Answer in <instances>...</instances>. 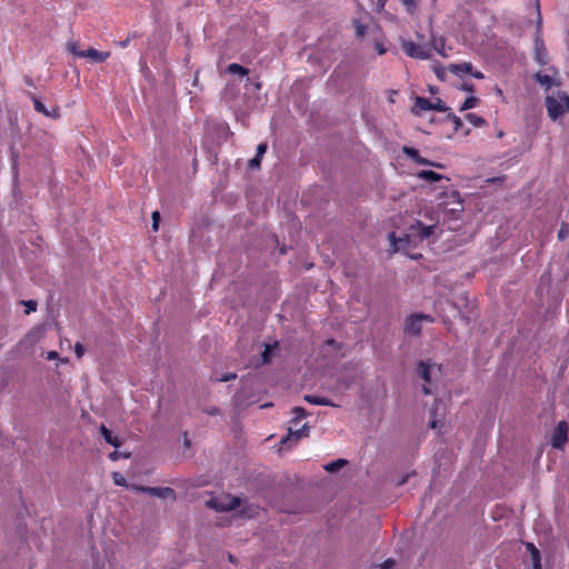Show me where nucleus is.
I'll return each instance as SVG.
<instances>
[{
    "mask_svg": "<svg viewBox=\"0 0 569 569\" xmlns=\"http://www.w3.org/2000/svg\"><path fill=\"white\" fill-rule=\"evenodd\" d=\"M422 321L432 322L433 318L425 313L411 315L405 321V331L413 336L419 335L422 329Z\"/></svg>",
    "mask_w": 569,
    "mask_h": 569,
    "instance_id": "nucleus-1",
    "label": "nucleus"
},
{
    "mask_svg": "<svg viewBox=\"0 0 569 569\" xmlns=\"http://www.w3.org/2000/svg\"><path fill=\"white\" fill-rule=\"evenodd\" d=\"M69 50L79 58H89L97 63H102L110 57L109 51H98L94 48H89L87 50H77L74 43H71L69 46Z\"/></svg>",
    "mask_w": 569,
    "mask_h": 569,
    "instance_id": "nucleus-2",
    "label": "nucleus"
},
{
    "mask_svg": "<svg viewBox=\"0 0 569 569\" xmlns=\"http://www.w3.org/2000/svg\"><path fill=\"white\" fill-rule=\"evenodd\" d=\"M401 48L405 53L415 59L425 60L430 57L429 50L411 40H402Z\"/></svg>",
    "mask_w": 569,
    "mask_h": 569,
    "instance_id": "nucleus-3",
    "label": "nucleus"
},
{
    "mask_svg": "<svg viewBox=\"0 0 569 569\" xmlns=\"http://www.w3.org/2000/svg\"><path fill=\"white\" fill-rule=\"evenodd\" d=\"M540 26H541V17H538V32L535 37V60L540 66H546L548 63V51L545 46V42L540 34Z\"/></svg>",
    "mask_w": 569,
    "mask_h": 569,
    "instance_id": "nucleus-4",
    "label": "nucleus"
},
{
    "mask_svg": "<svg viewBox=\"0 0 569 569\" xmlns=\"http://www.w3.org/2000/svg\"><path fill=\"white\" fill-rule=\"evenodd\" d=\"M134 490L148 493L153 497H159L162 499H171L176 500V491L170 487H144V486H137L133 487Z\"/></svg>",
    "mask_w": 569,
    "mask_h": 569,
    "instance_id": "nucleus-5",
    "label": "nucleus"
},
{
    "mask_svg": "<svg viewBox=\"0 0 569 569\" xmlns=\"http://www.w3.org/2000/svg\"><path fill=\"white\" fill-rule=\"evenodd\" d=\"M448 71L456 76L471 74L476 79H483L485 74L481 71H473V67L471 62H461V63H451L448 67Z\"/></svg>",
    "mask_w": 569,
    "mask_h": 569,
    "instance_id": "nucleus-6",
    "label": "nucleus"
},
{
    "mask_svg": "<svg viewBox=\"0 0 569 569\" xmlns=\"http://www.w3.org/2000/svg\"><path fill=\"white\" fill-rule=\"evenodd\" d=\"M546 109L550 119L553 121L559 119L566 111L565 103L561 100L556 99L555 97L548 96L546 98Z\"/></svg>",
    "mask_w": 569,
    "mask_h": 569,
    "instance_id": "nucleus-7",
    "label": "nucleus"
},
{
    "mask_svg": "<svg viewBox=\"0 0 569 569\" xmlns=\"http://www.w3.org/2000/svg\"><path fill=\"white\" fill-rule=\"evenodd\" d=\"M568 440V425L566 421H560L553 430L551 445L556 449H562Z\"/></svg>",
    "mask_w": 569,
    "mask_h": 569,
    "instance_id": "nucleus-8",
    "label": "nucleus"
},
{
    "mask_svg": "<svg viewBox=\"0 0 569 569\" xmlns=\"http://www.w3.org/2000/svg\"><path fill=\"white\" fill-rule=\"evenodd\" d=\"M432 367H433V365L430 361H425V360L419 361L418 366H417L418 375L426 382V385L422 386V392L425 395H430L431 393V389L427 385H429L431 382V370H432Z\"/></svg>",
    "mask_w": 569,
    "mask_h": 569,
    "instance_id": "nucleus-9",
    "label": "nucleus"
},
{
    "mask_svg": "<svg viewBox=\"0 0 569 569\" xmlns=\"http://www.w3.org/2000/svg\"><path fill=\"white\" fill-rule=\"evenodd\" d=\"M445 111L446 107H435L428 98L418 97L412 107V112L419 114L421 111Z\"/></svg>",
    "mask_w": 569,
    "mask_h": 569,
    "instance_id": "nucleus-10",
    "label": "nucleus"
},
{
    "mask_svg": "<svg viewBox=\"0 0 569 569\" xmlns=\"http://www.w3.org/2000/svg\"><path fill=\"white\" fill-rule=\"evenodd\" d=\"M306 436H308L306 425H303L301 428H297V429H293V427L291 426V427H289L288 435L281 439V445L284 446L292 440L295 442H297L298 440H300L301 438H303Z\"/></svg>",
    "mask_w": 569,
    "mask_h": 569,
    "instance_id": "nucleus-11",
    "label": "nucleus"
},
{
    "mask_svg": "<svg viewBox=\"0 0 569 569\" xmlns=\"http://www.w3.org/2000/svg\"><path fill=\"white\" fill-rule=\"evenodd\" d=\"M32 100H33V107H34L36 111L43 113L44 116L50 117V118L59 117L58 108H53L51 111H49L46 108V106L37 97H32Z\"/></svg>",
    "mask_w": 569,
    "mask_h": 569,
    "instance_id": "nucleus-12",
    "label": "nucleus"
},
{
    "mask_svg": "<svg viewBox=\"0 0 569 569\" xmlns=\"http://www.w3.org/2000/svg\"><path fill=\"white\" fill-rule=\"evenodd\" d=\"M305 400L311 405L335 407L333 402L330 399L325 398V397L307 395V396H305Z\"/></svg>",
    "mask_w": 569,
    "mask_h": 569,
    "instance_id": "nucleus-13",
    "label": "nucleus"
},
{
    "mask_svg": "<svg viewBox=\"0 0 569 569\" xmlns=\"http://www.w3.org/2000/svg\"><path fill=\"white\" fill-rule=\"evenodd\" d=\"M417 177L419 179H422V180H426V181H429V182H436V181H440L441 179H443V177L432 170H421L417 173Z\"/></svg>",
    "mask_w": 569,
    "mask_h": 569,
    "instance_id": "nucleus-14",
    "label": "nucleus"
},
{
    "mask_svg": "<svg viewBox=\"0 0 569 569\" xmlns=\"http://www.w3.org/2000/svg\"><path fill=\"white\" fill-rule=\"evenodd\" d=\"M533 79L539 84L546 87L547 89L551 88L555 84L553 78L549 74H543L541 72H536L533 74Z\"/></svg>",
    "mask_w": 569,
    "mask_h": 569,
    "instance_id": "nucleus-15",
    "label": "nucleus"
},
{
    "mask_svg": "<svg viewBox=\"0 0 569 569\" xmlns=\"http://www.w3.org/2000/svg\"><path fill=\"white\" fill-rule=\"evenodd\" d=\"M100 431L106 440V442L112 445L113 447H120V441L118 437L113 436L111 430H109L104 425L100 427Z\"/></svg>",
    "mask_w": 569,
    "mask_h": 569,
    "instance_id": "nucleus-16",
    "label": "nucleus"
},
{
    "mask_svg": "<svg viewBox=\"0 0 569 569\" xmlns=\"http://www.w3.org/2000/svg\"><path fill=\"white\" fill-rule=\"evenodd\" d=\"M348 463L346 459H337L335 461H331L330 463L325 466V470L328 472H336L340 468L345 467Z\"/></svg>",
    "mask_w": 569,
    "mask_h": 569,
    "instance_id": "nucleus-17",
    "label": "nucleus"
},
{
    "mask_svg": "<svg viewBox=\"0 0 569 569\" xmlns=\"http://www.w3.org/2000/svg\"><path fill=\"white\" fill-rule=\"evenodd\" d=\"M228 72L232 74L247 76L249 70L238 63H230L227 68Z\"/></svg>",
    "mask_w": 569,
    "mask_h": 569,
    "instance_id": "nucleus-18",
    "label": "nucleus"
},
{
    "mask_svg": "<svg viewBox=\"0 0 569 569\" xmlns=\"http://www.w3.org/2000/svg\"><path fill=\"white\" fill-rule=\"evenodd\" d=\"M466 119L475 127H482L486 124V120L482 117L472 112L467 113Z\"/></svg>",
    "mask_w": 569,
    "mask_h": 569,
    "instance_id": "nucleus-19",
    "label": "nucleus"
},
{
    "mask_svg": "<svg viewBox=\"0 0 569 569\" xmlns=\"http://www.w3.org/2000/svg\"><path fill=\"white\" fill-rule=\"evenodd\" d=\"M291 425H297L301 419L306 417V410L302 407H295L292 409Z\"/></svg>",
    "mask_w": 569,
    "mask_h": 569,
    "instance_id": "nucleus-20",
    "label": "nucleus"
},
{
    "mask_svg": "<svg viewBox=\"0 0 569 569\" xmlns=\"http://www.w3.org/2000/svg\"><path fill=\"white\" fill-rule=\"evenodd\" d=\"M478 102H479V99L477 97H473V96L468 97L463 101V103L461 104L459 110L460 111H466V110L472 109V108L477 107Z\"/></svg>",
    "mask_w": 569,
    "mask_h": 569,
    "instance_id": "nucleus-21",
    "label": "nucleus"
},
{
    "mask_svg": "<svg viewBox=\"0 0 569 569\" xmlns=\"http://www.w3.org/2000/svg\"><path fill=\"white\" fill-rule=\"evenodd\" d=\"M402 151L415 162H416L418 156L420 154L419 151L412 147H403Z\"/></svg>",
    "mask_w": 569,
    "mask_h": 569,
    "instance_id": "nucleus-22",
    "label": "nucleus"
},
{
    "mask_svg": "<svg viewBox=\"0 0 569 569\" xmlns=\"http://www.w3.org/2000/svg\"><path fill=\"white\" fill-rule=\"evenodd\" d=\"M416 163L422 164V166H431V167H436V168H443L442 164L432 162V161L421 157L420 154L418 156Z\"/></svg>",
    "mask_w": 569,
    "mask_h": 569,
    "instance_id": "nucleus-23",
    "label": "nucleus"
},
{
    "mask_svg": "<svg viewBox=\"0 0 569 569\" xmlns=\"http://www.w3.org/2000/svg\"><path fill=\"white\" fill-rule=\"evenodd\" d=\"M272 348L273 347L271 345H266L264 350L261 353L262 362L263 363H269L270 362Z\"/></svg>",
    "mask_w": 569,
    "mask_h": 569,
    "instance_id": "nucleus-24",
    "label": "nucleus"
},
{
    "mask_svg": "<svg viewBox=\"0 0 569 569\" xmlns=\"http://www.w3.org/2000/svg\"><path fill=\"white\" fill-rule=\"evenodd\" d=\"M353 24H355V28H356L357 37L362 38L366 34L367 27L363 23H361L359 20H356L353 22Z\"/></svg>",
    "mask_w": 569,
    "mask_h": 569,
    "instance_id": "nucleus-25",
    "label": "nucleus"
},
{
    "mask_svg": "<svg viewBox=\"0 0 569 569\" xmlns=\"http://www.w3.org/2000/svg\"><path fill=\"white\" fill-rule=\"evenodd\" d=\"M419 228L421 229V237L428 238L433 233L435 226H423L422 223H419Z\"/></svg>",
    "mask_w": 569,
    "mask_h": 569,
    "instance_id": "nucleus-26",
    "label": "nucleus"
},
{
    "mask_svg": "<svg viewBox=\"0 0 569 569\" xmlns=\"http://www.w3.org/2000/svg\"><path fill=\"white\" fill-rule=\"evenodd\" d=\"M112 479H113L114 485H117V486H121V487L127 486V480L120 472H113Z\"/></svg>",
    "mask_w": 569,
    "mask_h": 569,
    "instance_id": "nucleus-27",
    "label": "nucleus"
},
{
    "mask_svg": "<svg viewBox=\"0 0 569 569\" xmlns=\"http://www.w3.org/2000/svg\"><path fill=\"white\" fill-rule=\"evenodd\" d=\"M239 505H240L239 498H232L231 503H229L228 506H221V507L216 506V508L218 510H232V509L238 508Z\"/></svg>",
    "mask_w": 569,
    "mask_h": 569,
    "instance_id": "nucleus-28",
    "label": "nucleus"
},
{
    "mask_svg": "<svg viewBox=\"0 0 569 569\" xmlns=\"http://www.w3.org/2000/svg\"><path fill=\"white\" fill-rule=\"evenodd\" d=\"M401 2L406 6L407 11L409 13H413V11L417 9V1L416 0H401Z\"/></svg>",
    "mask_w": 569,
    "mask_h": 569,
    "instance_id": "nucleus-29",
    "label": "nucleus"
},
{
    "mask_svg": "<svg viewBox=\"0 0 569 569\" xmlns=\"http://www.w3.org/2000/svg\"><path fill=\"white\" fill-rule=\"evenodd\" d=\"M22 303L27 307L26 313L29 315L37 309V302L34 300L22 301Z\"/></svg>",
    "mask_w": 569,
    "mask_h": 569,
    "instance_id": "nucleus-30",
    "label": "nucleus"
},
{
    "mask_svg": "<svg viewBox=\"0 0 569 569\" xmlns=\"http://www.w3.org/2000/svg\"><path fill=\"white\" fill-rule=\"evenodd\" d=\"M447 70H448V68L436 67L435 68V73H436L438 79L445 80Z\"/></svg>",
    "mask_w": 569,
    "mask_h": 569,
    "instance_id": "nucleus-31",
    "label": "nucleus"
},
{
    "mask_svg": "<svg viewBox=\"0 0 569 569\" xmlns=\"http://www.w3.org/2000/svg\"><path fill=\"white\" fill-rule=\"evenodd\" d=\"M159 221H160V213L158 211L152 212V229L154 231L159 228Z\"/></svg>",
    "mask_w": 569,
    "mask_h": 569,
    "instance_id": "nucleus-32",
    "label": "nucleus"
},
{
    "mask_svg": "<svg viewBox=\"0 0 569 569\" xmlns=\"http://www.w3.org/2000/svg\"><path fill=\"white\" fill-rule=\"evenodd\" d=\"M390 240L392 242V246L395 247V250L399 249L398 242L405 241V239H402V238L397 239L395 232L390 233ZM407 240H408V237H406V241Z\"/></svg>",
    "mask_w": 569,
    "mask_h": 569,
    "instance_id": "nucleus-33",
    "label": "nucleus"
},
{
    "mask_svg": "<svg viewBox=\"0 0 569 569\" xmlns=\"http://www.w3.org/2000/svg\"><path fill=\"white\" fill-rule=\"evenodd\" d=\"M261 162V157L254 156L251 160H249V167L251 169L259 168Z\"/></svg>",
    "mask_w": 569,
    "mask_h": 569,
    "instance_id": "nucleus-34",
    "label": "nucleus"
},
{
    "mask_svg": "<svg viewBox=\"0 0 569 569\" xmlns=\"http://www.w3.org/2000/svg\"><path fill=\"white\" fill-rule=\"evenodd\" d=\"M74 352L78 358H81L84 353V347L80 342H77L74 346Z\"/></svg>",
    "mask_w": 569,
    "mask_h": 569,
    "instance_id": "nucleus-35",
    "label": "nucleus"
},
{
    "mask_svg": "<svg viewBox=\"0 0 569 569\" xmlns=\"http://www.w3.org/2000/svg\"><path fill=\"white\" fill-rule=\"evenodd\" d=\"M266 151H267V143H259L257 147L256 156L262 158V156L266 153Z\"/></svg>",
    "mask_w": 569,
    "mask_h": 569,
    "instance_id": "nucleus-36",
    "label": "nucleus"
},
{
    "mask_svg": "<svg viewBox=\"0 0 569 569\" xmlns=\"http://www.w3.org/2000/svg\"><path fill=\"white\" fill-rule=\"evenodd\" d=\"M237 378V375L236 373H227V375H222L218 381H231V380H234Z\"/></svg>",
    "mask_w": 569,
    "mask_h": 569,
    "instance_id": "nucleus-37",
    "label": "nucleus"
},
{
    "mask_svg": "<svg viewBox=\"0 0 569 569\" xmlns=\"http://www.w3.org/2000/svg\"><path fill=\"white\" fill-rule=\"evenodd\" d=\"M395 566V560L387 559L383 563L380 565L379 569H391Z\"/></svg>",
    "mask_w": 569,
    "mask_h": 569,
    "instance_id": "nucleus-38",
    "label": "nucleus"
},
{
    "mask_svg": "<svg viewBox=\"0 0 569 569\" xmlns=\"http://www.w3.org/2000/svg\"><path fill=\"white\" fill-rule=\"evenodd\" d=\"M134 37H136V34H134V33L129 34L124 40H122V41H120V42H119V46H120L121 48H127V47L129 46V43H130L131 39H132V38H134Z\"/></svg>",
    "mask_w": 569,
    "mask_h": 569,
    "instance_id": "nucleus-39",
    "label": "nucleus"
},
{
    "mask_svg": "<svg viewBox=\"0 0 569 569\" xmlns=\"http://www.w3.org/2000/svg\"><path fill=\"white\" fill-rule=\"evenodd\" d=\"M559 99L565 103L566 110L569 111V96L561 93L559 94Z\"/></svg>",
    "mask_w": 569,
    "mask_h": 569,
    "instance_id": "nucleus-40",
    "label": "nucleus"
},
{
    "mask_svg": "<svg viewBox=\"0 0 569 569\" xmlns=\"http://www.w3.org/2000/svg\"><path fill=\"white\" fill-rule=\"evenodd\" d=\"M531 556L532 563L541 562L540 551H533Z\"/></svg>",
    "mask_w": 569,
    "mask_h": 569,
    "instance_id": "nucleus-41",
    "label": "nucleus"
},
{
    "mask_svg": "<svg viewBox=\"0 0 569 569\" xmlns=\"http://www.w3.org/2000/svg\"><path fill=\"white\" fill-rule=\"evenodd\" d=\"M461 89L467 92H475V86L472 83H463Z\"/></svg>",
    "mask_w": 569,
    "mask_h": 569,
    "instance_id": "nucleus-42",
    "label": "nucleus"
},
{
    "mask_svg": "<svg viewBox=\"0 0 569 569\" xmlns=\"http://www.w3.org/2000/svg\"><path fill=\"white\" fill-rule=\"evenodd\" d=\"M452 122L455 123L456 130H458L462 126L461 119L457 116H452Z\"/></svg>",
    "mask_w": 569,
    "mask_h": 569,
    "instance_id": "nucleus-43",
    "label": "nucleus"
},
{
    "mask_svg": "<svg viewBox=\"0 0 569 569\" xmlns=\"http://www.w3.org/2000/svg\"><path fill=\"white\" fill-rule=\"evenodd\" d=\"M376 49H377V51H378V53H379L380 56L385 54V53H386V51H387V50H386V48L383 47V44H382V43H380V42H377V43H376Z\"/></svg>",
    "mask_w": 569,
    "mask_h": 569,
    "instance_id": "nucleus-44",
    "label": "nucleus"
},
{
    "mask_svg": "<svg viewBox=\"0 0 569 569\" xmlns=\"http://www.w3.org/2000/svg\"><path fill=\"white\" fill-rule=\"evenodd\" d=\"M566 236H567V229H566V224L563 223L561 229L558 232V238L559 239H565Z\"/></svg>",
    "mask_w": 569,
    "mask_h": 569,
    "instance_id": "nucleus-45",
    "label": "nucleus"
},
{
    "mask_svg": "<svg viewBox=\"0 0 569 569\" xmlns=\"http://www.w3.org/2000/svg\"><path fill=\"white\" fill-rule=\"evenodd\" d=\"M121 453L117 450L109 453V459L116 461L120 458Z\"/></svg>",
    "mask_w": 569,
    "mask_h": 569,
    "instance_id": "nucleus-46",
    "label": "nucleus"
},
{
    "mask_svg": "<svg viewBox=\"0 0 569 569\" xmlns=\"http://www.w3.org/2000/svg\"><path fill=\"white\" fill-rule=\"evenodd\" d=\"M526 548L530 552V555H532L533 551H538L539 550L532 542H527Z\"/></svg>",
    "mask_w": 569,
    "mask_h": 569,
    "instance_id": "nucleus-47",
    "label": "nucleus"
},
{
    "mask_svg": "<svg viewBox=\"0 0 569 569\" xmlns=\"http://www.w3.org/2000/svg\"><path fill=\"white\" fill-rule=\"evenodd\" d=\"M183 442H184L186 447H190V445H191L190 440L188 439V433L187 432H184V435H183Z\"/></svg>",
    "mask_w": 569,
    "mask_h": 569,
    "instance_id": "nucleus-48",
    "label": "nucleus"
},
{
    "mask_svg": "<svg viewBox=\"0 0 569 569\" xmlns=\"http://www.w3.org/2000/svg\"><path fill=\"white\" fill-rule=\"evenodd\" d=\"M57 357H58V352L57 351L48 352V359H56Z\"/></svg>",
    "mask_w": 569,
    "mask_h": 569,
    "instance_id": "nucleus-49",
    "label": "nucleus"
},
{
    "mask_svg": "<svg viewBox=\"0 0 569 569\" xmlns=\"http://www.w3.org/2000/svg\"><path fill=\"white\" fill-rule=\"evenodd\" d=\"M437 423H438V422H437V420L432 419V420L429 422V427H430L431 429H435V428H437Z\"/></svg>",
    "mask_w": 569,
    "mask_h": 569,
    "instance_id": "nucleus-50",
    "label": "nucleus"
},
{
    "mask_svg": "<svg viewBox=\"0 0 569 569\" xmlns=\"http://www.w3.org/2000/svg\"><path fill=\"white\" fill-rule=\"evenodd\" d=\"M532 569H542L541 562L532 563Z\"/></svg>",
    "mask_w": 569,
    "mask_h": 569,
    "instance_id": "nucleus-51",
    "label": "nucleus"
},
{
    "mask_svg": "<svg viewBox=\"0 0 569 569\" xmlns=\"http://www.w3.org/2000/svg\"><path fill=\"white\" fill-rule=\"evenodd\" d=\"M210 415H217L219 413V409L218 408H212L210 411H209Z\"/></svg>",
    "mask_w": 569,
    "mask_h": 569,
    "instance_id": "nucleus-52",
    "label": "nucleus"
},
{
    "mask_svg": "<svg viewBox=\"0 0 569 569\" xmlns=\"http://www.w3.org/2000/svg\"><path fill=\"white\" fill-rule=\"evenodd\" d=\"M435 107H445L441 100H438L437 103H433Z\"/></svg>",
    "mask_w": 569,
    "mask_h": 569,
    "instance_id": "nucleus-53",
    "label": "nucleus"
},
{
    "mask_svg": "<svg viewBox=\"0 0 569 569\" xmlns=\"http://www.w3.org/2000/svg\"><path fill=\"white\" fill-rule=\"evenodd\" d=\"M496 91H497V94L502 96V90L500 88H497Z\"/></svg>",
    "mask_w": 569,
    "mask_h": 569,
    "instance_id": "nucleus-54",
    "label": "nucleus"
},
{
    "mask_svg": "<svg viewBox=\"0 0 569 569\" xmlns=\"http://www.w3.org/2000/svg\"><path fill=\"white\" fill-rule=\"evenodd\" d=\"M326 343H328V345H332V343H335V340H333V339H328V340L326 341Z\"/></svg>",
    "mask_w": 569,
    "mask_h": 569,
    "instance_id": "nucleus-55",
    "label": "nucleus"
},
{
    "mask_svg": "<svg viewBox=\"0 0 569 569\" xmlns=\"http://www.w3.org/2000/svg\"><path fill=\"white\" fill-rule=\"evenodd\" d=\"M229 560H230L231 562H233V561H234V559H233V557H232L231 555H229Z\"/></svg>",
    "mask_w": 569,
    "mask_h": 569,
    "instance_id": "nucleus-56",
    "label": "nucleus"
}]
</instances>
